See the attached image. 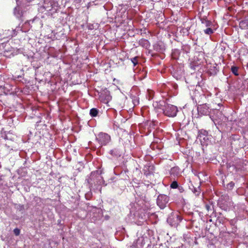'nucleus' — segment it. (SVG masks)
<instances>
[{
  "label": "nucleus",
  "instance_id": "f257e3e1",
  "mask_svg": "<svg viewBox=\"0 0 248 248\" xmlns=\"http://www.w3.org/2000/svg\"><path fill=\"white\" fill-rule=\"evenodd\" d=\"M96 139L98 141L99 147L107 145L111 140L110 136L105 133H100Z\"/></svg>",
  "mask_w": 248,
  "mask_h": 248
},
{
  "label": "nucleus",
  "instance_id": "f03ea898",
  "mask_svg": "<svg viewBox=\"0 0 248 248\" xmlns=\"http://www.w3.org/2000/svg\"><path fill=\"white\" fill-rule=\"evenodd\" d=\"M177 111V108L176 106L171 105H168L165 107V108L164 110V113L165 115L169 117H174L176 115Z\"/></svg>",
  "mask_w": 248,
  "mask_h": 248
},
{
  "label": "nucleus",
  "instance_id": "7ed1b4c3",
  "mask_svg": "<svg viewBox=\"0 0 248 248\" xmlns=\"http://www.w3.org/2000/svg\"><path fill=\"white\" fill-rule=\"evenodd\" d=\"M169 202V198L165 195H160L157 199V204L161 208H164Z\"/></svg>",
  "mask_w": 248,
  "mask_h": 248
},
{
  "label": "nucleus",
  "instance_id": "20e7f679",
  "mask_svg": "<svg viewBox=\"0 0 248 248\" xmlns=\"http://www.w3.org/2000/svg\"><path fill=\"white\" fill-rule=\"evenodd\" d=\"M101 101L105 103H108L111 99V96L110 95L108 91L106 90L100 95Z\"/></svg>",
  "mask_w": 248,
  "mask_h": 248
},
{
  "label": "nucleus",
  "instance_id": "39448f33",
  "mask_svg": "<svg viewBox=\"0 0 248 248\" xmlns=\"http://www.w3.org/2000/svg\"><path fill=\"white\" fill-rule=\"evenodd\" d=\"M239 26L242 29H248V20H244L240 21Z\"/></svg>",
  "mask_w": 248,
  "mask_h": 248
},
{
  "label": "nucleus",
  "instance_id": "423d86ee",
  "mask_svg": "<svg viewBox=\"0 0 248 248\" xmlns=\"http://www.w3.org/2000/svg\"><path fill=\"white\" fill-rule=\"evenodd\" d=\"M201 20L202 23L205 25V26L207 27H210L212 24L211 21L207 20L206 18H202Z\"/></svg>",
  "mask_w": 248,
  "mask_h": 248
},
{
  "label": "nucleus",
  "instance_id": "0eeeda50",
  "mask_svg": "<svg viewBox=\"0 0 248 248\" xmlns=\"http://www.w3.org/2000/svg\"><path fill=\"white\" fill-rule=\"evenodd\" d=\"M98 113V111L96 108H92L90 111V114L92 117H96Z\"/></svg>",
  "mask_w": 248,
  "mask_h": 248
},
{
  "label": "nucleus",
  "instance_id": "6e6552de",
  "mask_svg": "<svg viewBox=\"0 0 248 248\" xmlns=\"http://www.w3.org/2000/svg\"><path fill=\"white\" fill-rule=\"evenodd\" d=\"M204 32L205 34L208 35H210L213 33L214 32L213 30L210 28H208L204 30Z\"/></svg>",
  "mask_w": 248,
  "mask_h": 248
},
{
  "label": "nucleus",
  "instance_id": "1a4fd4ad",
  "mask_svg": "<svg viewBox=\"0 0 248 248\" xmlns=\"http://www.w3.org/2000/svg\"><path fill=\"white\" fill-rule=\"evenodd\" d=\"M231 71L235 76L238 75V68L237 67L232 66L231 68Z\"/></svg>",
  "mask_w": 248,
  "mask_h": 248
},
{
  "label": "nucleus",
  "instance_id": "9d476101",
  "mask_svg": "<svg viewBox=\"0 0 248 248\" xmlns=\"http://www.w3.org/2000/svg\"><path fill=\"white\" fill-rule=\"evenodd\" d=\"M178 187V184L176 181H173L170 185V187L172 188H176Z\"/></svg>",
  "mask_w": 248,
  "mask_h": 248
},
{
  "label": "nucleus",
  "instance_id": "9b49d317",
  "mask_svg": "<svg viewBox=\"0 0 248 248\" xmlns=\"http://www.w3.org/2000/svg\"><path fill=\"white\" fill-rule=\"evenodd\" d=\"M131 62L133 63L134 66H136L138 63L137 57L131 59Z\"/></svg>",
  "mask_w": 248,
  "mask_h": 248
},
{
  "label": "nucleus",
  "instance_id": "f8f14e48",
  "mask_svg": "<svg viewBox=\"0 0 248 248\" xmlns=\"http://www.w3.org/2000/svg\"><path fill=\"white\" fill-rule=\"evenodd\" d=\"M20 230L18 229V228H16L14 230V232L15 233V234L16 236H18L20 234Z\"/></svg>",
  "mask_w": 248,
  "mask_h": 248
},
{
  "label": "nucleus",
  "instance_id": "ddd939ff",
  "mask_svg": "<svg viewBox=\"0 0 248 248\" xmlns=\"http://www.w3.org/2000/svg\"><path fill=\"white\" fill-rule=\"evenodd\" d=\"M175 217L176 218V221L177 222H180L182 220V217L180 216H179L178 214H176L175 215Z\"/></svg>",
  "mask_w": 248,
  "mask_h": 248
},
{
  "label": "nucleus",
  "instance_id": "4468645a",
  "mask_svg": "<svg viewBox=\"0 0 248 248\" xmlns=\"http://www.w3.org/2000/svg\"><path fill=\"white\" fill-rule=\"evenodd\" d=\"M210 118H211L212 120L213 121L214 124H216V120L213 116H211Z\"/></svg>",
  "mask_w": 248,
  "mask_h": 248
},
{
  "label": "nucleus",
  "instance_id": "2eb2a0df",
  "mask_svg": "<svg viewBox=\"0 0 248 248\" xmlns=\"http://www.w3.org/2000/svg\"><path fill=\"white\" fill-rule=\"evenodd\" d=\"M229 185L230 186V187H232L234 186V184L233 183H230Z\"/></svg>",
  "mask_w": 248,
  "mask_h": 248
},
{
  "label": "nucleus",
  "instance_id": "dca6fc26",
  "mask_svg": "<svg viewBox=\"0 0 248 248\" xmlns=\"http://www.w3.org/2000/svg\"><path fill=\"white\" fill-rule=\"evenodd\" d=\"M47 1H48L47 0H44V3H45V4H46V3H47Z\"/></svg>",
  "mask_w": 248,
  "mask_h": 248
},
{
  "label": "nucleus",
  "instance_id": "f3484780",
  "mask_svg": "<svg viewBox=\"0 0 248 248\" xmlns=\"http://www.w3.org/2000/svg\"><path fill=\"white\" fill-rule=\"evenodd\" d=\"M48 3H50V6H52V2H51V1H50H50H49V2H48Z\"/></svg>",
  "mask_w": 248,
  "mask_h": 248
},
{
  "label": "nucleus",
  "instance_id": "a211bd4d",
  "mask_svg": "<svg viewBox=\"0 0 248 248\" xmlns=\"http://www.w3.org/2000/svg\"><path fill=\"white\" fill-rule=\"evenodd\" d=\"M175 169H176V168H174L172 169L171 170V171L172 172L173 170H175Z\"/></svg>",
  "mask_w": 248,
  "mask_h": 248
},
{
  "label": "nucleus",
  "instance_id": "6ab92c4d",
  "mask_svg": "<svg viewBox=\"0 0 248 248\" xmlns=\"http://www.w3.org/2000/svg\"><path fill=\"white\" fill-rule=\"evenodd\" d=\"M206 208H207V210H209V206L207 205L206 206Z\"/></svg>",
  "mask_w": 248,
  "mask_h": 248
},
{
  "label": "nucleus",
  "instance_id": "aec40b11",
  "mask_svg": "<svg viewBox=\"0 0 248 248\" xmlns=\"http://www.w3.org/2000/svg\"><path fill=\"white\" fill-rule=\"evenodd\" d=\"M93 173H91V176H93Z\"/></svg>",
  "mask_w": 248,
  "mask_h": 248
}]
</instances>
